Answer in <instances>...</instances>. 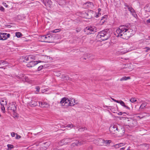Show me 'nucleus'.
Listing matches in <instances>:
<instances>
[{
	"mask_svg": "<svg viewBox=\"0 0 150 150\" xmlns=\"http://www.w3.org/2000/svg\"><path fill=\"white\" fill-rule=\"evenodd\" d=\"M115 34L118 37H120L124 39H127L130 37L134 35V32L130 28L129 25H121L116 30Z\"/></svg>",
	"mask_w": 150,
	"mask_h": 150,
	"instance_id": "1",
	"label": "nucleus"
},
{
	"mask_svg": "<svg viewBox=\"0 0 150 150\" xmlns=\"http://www.w3.org/2000/svg\"><path fill=\"white\" fill-rule=\"evenodd\" d=\"M84 31L87 35L93 34L97 31V28L94 26L87 27L84 29Z\"/></svg>",
	"mask_w": 150,
	"mask_h": 150,
	"instance_id": "2",
	"label": "nucleus"
},
{
	"mask_svg": "<svg viewBox=\"0 0 150 150\" xmlns=\"http://www.w3.org/2000/svg\"><path fill=\"white\" fill-rule=\"evenodd\" d=\"M41 39L43 42H50L52 41V36L50 34H47L46 35L42 36Z\"/></svg>",
	"mask_w": 150,
	"mask_h": 150,
	"instance_id": "3",
	"label": "nucleus"
},
{
	"mask_svg": "<svg viewBox=\"0 0 150 150\" xmlns=\"http://www.w3.org/2000/svg\"><path fill=\"white\" fill-rule=\"evenodd\" d=\"M124 6L130 12L132 16L136 18L137 16L134 10L131 6L128 5L126 3H125L124 4Z\"/></svg>",
	"mask_w": 150,
	"mask_h": 150,
	"instance_id": "4",
	"label": "nucleus"
},
{
	"mask_svg": "<svg viewBox=\"0 0 150 150\" xmlns=\"http://www.w3.org/2000/svg\"><path fill=\"white\" fill-rule=\"evenodd\" d=\"M10 35L9 34H7L6 33L0 32V40H5L9 38Z\"/></svg>",
	"mask_w": 150,
	"mask_h": 150,
	"instance_id": "5",
	"label": "nucleus"
},
{
	"mask_svg": "<svg viewBox=\"0 0 150 150\" xmlns=\"http://www.w3.org/2000/svg\"><path fill=\"white\" fill-rule=\"evenodd\" d=\"M8 106V110L12 111L14 113L15 112L16 107L15 103H9Z\"/></svg>",
	"mask_w": 150,
	"mask_h": 150,
	"instance_id": "6",
	"label": "nucleus"
},
{
	"mask_svg": "<svg viewBox=\"0 0 150 150\" xmlns=\"http://www.w3.org/2000/svg\"><path fill=\"white\" fill-rule=\"evenodd\" d=\"M41 1L46 8L49 9L51 8L52 5V2L51 0H41Z\"/></svg>",
	"mask_w": 150,
	"mask_h": 150,
	"instance_id": "7",
	"label": "nucleus"
},
{
	"mask_svg": "<svg viewBox=\"0 0 150 150\" xmlns=\"http://www.w3.org/2000/svg\"><path fill=\"white\" fill-rule=\"evenodd\" d=\"M35 57L34 55H30L23 57V59L26 61L30 62L35 60Z\"/></svg>",
	"mask_w": 150,
	"mask_h": 150,
	"instance_id": "8",
	"label": "nucleus"
},
{
	"mask_svg": "<svg viewBox=\"0 0 150 150\" xmlns=\"http://www.w3.org/2000/svg\"><path fill=\"white\" fill-rule=\"evenodd\" d=\"M109 130L111 133L115 134L117 132H118V129L116 125H111L109 128Z\"/></svg>",
	"mask_w": 150,
	"mask_h": 150,
	"instance_id": "9",
	"label": "nucleus"
},
{
	"mask_svg": "<svg viewBox=\"0 0 150 150\" xmlns=\"http://www.w3.org/2000/svg\"><path fill=\"white\" fill-rule=\"evenodd\" d=\"M41 62V61H32L29 62L26 65L27 67L29 68L33 67L38 64V63Z\"/></svg>",
	"mask_w": 150,
	"mask_h": 150,
	"instance_id": "10",
	"label": "nucleus"
},
{
	"mask_svg": "<svg viewBox=\"0 0 150 150\" xmlns=\"http://www.w3.org/2000/svg\"><path fill=\"white\" fill-rule=\"evenodd\" d=\"M15 78L18 80H21L23 81H27V78L25 75L23 74H20L19 76H16Z\"/></svg>",
	"mask_w": 150,
	"mask_h": 150,
	"instance_id": "11",
	"label": "nucleus"
},
{
	"mask_svg": "<svg viewBox=\"0 0 150 150\" xmlns=\"http://www.w3.org/2000/svg\"><path fill=\"white\" fill-rule=\"evenodd\" d=\"M108 31V29L104 30V40H107L109 38L110 35Z\"/></svg>",
	"mask_w": 150,
	"mask_h": 150,
	"instance_id": "12",
	"label": "nucleus"
},
{
	"mask_svg": "<svg viewBox=\"0 0 150 150\" xmlns=\"http://www.w3.org/2000/svg\"><path fill=\"white\" fill-rule=\"evenodd\" d=\"M40 106L42 108H47L50 106V104L48 103L43 101V102H39Z\"/></svg>",
	"mask_w": 150,
	"mask_h": 150,
	"instance_id": "13",
	"label": "nucleus"
},
{
	"mask_svg": "<svg viewBox=\"0 0 150 150\" xmlns=\"http://www.w3.org/2000/svg\"><path fill=\"white\" fill-rule=\"evenodd\" d=\"M129 51L126 48H123L119 49L117 51V54H123Z\"/></svg>",
	"mask_w": 150,
	"mask_h": 150,
	"instance_id": "14",
	"label": "nucleus"
},
{
	"mask_svg": "<svg viewBox=\"0 0 150 150\" xmlns=\"http://www.w3.org/2000/svg\"><path fill=\"white\" fill-rule=\"evenodd\" d=\"M97 39L100 41H102L103 40V31H101L99 32L97 36Z\"/></svg>",
	"mask_w": 150,
	"mask_h": 150,
	"instance_id": "15",
	"label": "nucleus"
},
{
	"mask_svg": "<svg viewBox=\"0 0 150 150\" xmlns=\"http://www.w3.org/2000/svg\"><path fill=\"white\" fill-rule=\"evenodd\" d=\"M85 5L88 8H92L94 7V5L92 2H88L85 3Z\"/></svg>",
	"mask_w": 150,
	"mask_h": 150,
	"instance_id": "16",
	"label": "nucleus"
},
{
	"mask_svg": "<svg viewBox=\"0 0 150 150\" xmlns=\"http://www.w3.org/2000/svg\"><path fill=\"white\" fill-rule=\"evenodd\" d=\"M29 105L31 107L35 106L37 105V102L32 99L29 102Z\"/></svg>",
	"mask_w": 150,
	"mask_h": 150,
	"instance_id": "17",
	"label": "nucleus"
},
{
	"mask_svg": "<svg viewBox=\"0 0 150 150\" xmlns=\"http://www.w3.org/2000/svg\"><path fill=\"white\" fill-rule=\"evenodd\" d=\"M0 103L1 106H6L7 102L5 98H1L0 100Z\"/></svg>",
	"mask_w": 150,
	"mask_h": 150,
	"instance_id": "18",
	"label": "nucleus"
},
{
	"mask_svg": "<svg viewBox=\"0 0 150 150\" xmlns=\"http://www.w3.org/2000/svg\"><path fill=\"white\" fill-rule=\"evenodd\" d=\"M74 101V100L73 98H70L69 100V102L68 103L69 106H73L75 104H76V103H75V101Z\"/></svg>",
	"mask_w": 150,
	"mask_h": 150,
	"instance_id": "19",
	"label": "nucleus"
},
{
	"mask_svg": "<svg viewBox=\"0 0 150 150\" xmlns=\"http://www.w3.org/2000/svg\"><path fill=\"white\" fill-rule=\"evenodd\" d=\"M125 145V143H120L119 144H115L114 145V147L115 148H118L121 146H123Z\"/></svg>",
	"mask_w": 150,
	"mask_h": 150,
	"instance_id": "20",
	"label": "nucleus"
},
{
	"mask_svg": "<svg viewBox=\"0 0 150 150\" xmlns=\"http://www.w3.org/2000/svg\"><path fill=\"white\" fill-rule=\"evenodd\" d=\"M111 142V140H104V145L108 146Z\"/></svg>",
	"mask_w": 150,
	"mask_h": 150,
	"instance_id": "21",
	"label": "nucleus"
},
{
	"mask_svg": "<svg viewBox=\"0 0 150 150\" xmlns=\"http://www.w3.org/2000/svg\"><path fill=\"white\" fill-rule=\"evenodd\" d=\"M67 143V141H65L64 139L62 140L59 143V144L60 146H62Z\"/></svg>",
	"mask_w": 150,
	"mask_h": 150,
	"instance_id": "22",
	"label": "nucleus"
},
{
	"mask_svg": "<svg viewBox=\"0 0 150 150\" xmlns=\"http://www.w3.org/2000/svg\"><path fill=\"white\" fill-rule=\"evenodd\" d=\"M144 8L146 11H150V4L146 5L145 7Z\"/></svg>",
	"mask_w": 150,
	"mask_h": 150,
	"instance_id": "23",
	"label": "nucleus"
},
{
	"mask_svg": "<svg viewBox=\"0 0 150 150\" xmlns=\"http://www.w3.org/2000/svg\"><path fill=\"white\" fill-rule=\"evenodd\" d=\"M130 77L129 76L126 77V76H123L120 79V81H125L127 80L128 79H130Z\"/></svg>",
	"mask_w": 150,
	"mask_h": 150,
	"instance_id": "24",
	"label": "nucleus"
},
{
	"mask_svg": "<svg viewBox=\"0 0 150 150\" xmlns=\"http://www.w3.org/2000/svg\"><path fill=\"white\" fill-rule=\"evenodd\" d=\"M66 99V98H62L60 102V103L62 104V106H64V102L65 101V99Z\"/></svg>",
	"mask_w": 150,
	"mask_h": 150,
	"instance_id": "25",
	"label": "nucleus"
},
{
	"mask_svg": "<svg viewBox=\"0 0 150 150\" xmlns=\"http://www.w3.org/2000/svg\"><path fill=\"white\" fill-rule=\"evenodd\" d=\"M69 99L68 98H66L65 99V101L64 102V105L66 106H69Z\"/></svg>",
	"mask_w": 150,
	"mask_h": 150,
	"instance_id": "26",
	"label": "nucleus"
},
{
	"mask_svg": "<svg viewBox=\"0 0 150 150\" xmlns=\"http://www.w3.org/2000/svg\"><path fill=\"white\" fill-rule=\"evenodd\" d=\"M89 13H86L84 12L83 13V14L84 15V17H85L86 18H90L91 16L88 17V15L89 14Z\"/></svg>",
	"mask_w": 150,
	"mask_h": 150,
	"instance_id": "27",
	"label": "nucleus"
},
{
	"mask_svg": "<svg viewBox=\"0 0 150 150\" xmlns=\"http://www.w3.org/2000/svg\"><path fill=\"white\" fill-rule=\"evenodd\" d=\"M61 29H55L54 30H52L51 31V32L53 33H57L58 32L61 31Z\"/></svg>",
	"mask_w": 150,
	"mask_h": 150,
	"instance_id": "28",
	"label": "nucleus"
},
{
	"mask_svg": "<svg viewBox=\"0 0 150 150\" xmlns=\"http://www.w3.org/2000/svg\"><path fill=\"white\" fill-rule=\"evenodd\" d=\"M130 101L132 103H134L136 101L137 99L135 98H132L130 99Z\"/></svg>",
	"mask_w": 150,
	"mask_h": 150,
	"instance_id": "29",
	"label": "nucleus"
},
{
	"mask_svg": "<svg viewBox=\"0 0 150 150\" xmlns=\"http://www.w3.org/2000/svg\"><path fill=\"white\" fill-rule=\"evenodd\" d=\"M16 35L18 38H20L22 36V34L21 33L18 32H16Z\"/></svg>",
	"mask_w": 150,
	"mask_h": 150,
	"instance_id": "30",
	"label": "nucleus"
},
{
	"mask_svg": "<svg viewBox=\"0 0 150 150\" xmlns=\"http://www.w3.org/2000/svg\"><path fill=\"white\" fill-rule=\"evenodd\" d=\"M118 103H120L122 106H123L124 107L125 105L124 102L122 100L119 101Z\"/></svg>",
	"mask_w": 150,
	"mask_h": 150,
	"instance_id": "31",
	"label": "nucleus"
},
{
	"mask_svg": "<svg viewBox=\"0 0 150 150\" xmlns=\"http://www.w3.org/2000/svg\"><path fill=\"white\" fill-rule=\"evenodd\" d=\"M101 10V9L100 8L98 9V14H97V13H96V17H98L100 16L101 15V13H100V11Z\"/></svg>",
	"mask_w": 150,
	"mask_h": 150,
	"instance_id": "32",
	"label": "nucleus"
},
{
	"mask_svg": "<svg viewBox=\"0 0 150 150\" xmlns=\"http://www.w3.org/2000/svg\"><path fill=\"white\" fill-rule=\"evenodd\" d=\"M86 129H87L86 127H80L78 131L79 132H82Z\"/></svg>",
	"mask_w": 150,
	"mask_h": 150,
	"instance_id": "33",
	"label": "nucleus"
},
{
	"mask_svg": "<svg viewBox=\"0 0 150 150\" xmlns=\"http://www.w3.org/2000/svg\"><path fill=\"white\" fill-rule=\"evenodd\" d=\"M146 106V103H142L140 106V108L143 109Z\"/></svg>",
	"mask_w": 150,
	"mask_h": 150,
	"instance_id": "34",
	"label": "nucleus"
},
{
	"mask_svg": "<svg viewBox=\"0 0 150 150\" xmlns=\"http://www.w3.org/2000/svg\"><path fill=\"white\" fill-rule=\"evenodd\" d=\"M7 146L8 149H11L13 148V145L10 144H8Z\"/></svg>",
	"mask_w": 150,
	"mask_h": 150,
	"instance_id": "35",
	"label": "nucleus"
},
{
	"mask_svg": "<svg viewBox=\"0 0 150 150\" xmlns=\"http://www.w3.org/2000/svg\"><path fill=\"white\" fill-rule=\"evenodd\" d=\"M80 143H79V144L80 145H81L82 144H84L86 143V142L84 140H82L81 141L79 142Z\"/></svg>",
	"mask_w": 150,
	"mask_h": 150,
	"instance_id": "36",
	"label": "nucleus"
},
{
	"mask_svg": "<svg viewBox=\"0 0 150 150\" xmlns=\"http://www.w3.org/2000/svg\"><path fill=\"white\" fill-rule=\"evenodd\" d=\"M1 110L2 112L4 113L5 112V106L1 105Z\"/></svg>",
	"mask_w": 150,
	"mask_h": 150,
	"instance_id": "37",
	"label": "nucleus"
},
{
	"mask_svg": "<svg viewBox=\"0 0 150 150\" xmlns=\"http://www.w3.org/2000/svg\"><path fill=\"white\" fill-rule=\"evenodd\" d=\"M79 143H80L79 142V141L78 140H76L75 141V142H74V144L76 146H79L80 145L79 144Z\"/></svg>",
	"mask_w": 150,
	"mask_h": 150,
	"instance_id": "38",
	"label": "nucleus"
},
{
	"mask_svg": "<svg viewBox=\"0 0 150 150\" xmlns=\"http://www.w3.org/2000/svg\"><path fill=\"white\" fill-rule=\"evenodd\" d=\"M73 127V125L72 124H69L68 125L65 127L71 128Z\"/></svg>",
	"mask_w": 150,
	"mask_h": 150,
	"instance_id": "39",
	"label": "nucleus"
},
{
	"mask_svg": "<svg viewBox=\"0 0 150 150\" xmlns=\"http://www.w3.org/2000/svg\"><path fill=\"white\" fill-rule=\"evenodd\" d=\"M64 139L65 140V141H67V143H68L69 142H70V140L71 139L70 138H67L65 139Z\"/></svg>",
	"mask_w": 150,
	"mask_h": 150,
	"instance_id": "40",
	"label": "nucleus"
},
{
	"mask_svg": "<svg viewBox=\"0 0 150 150\" xmlns=\"http://www.w3.org/2000/svg\"><path fill=\"white\" fill-rule=\"evenodd\" d=\"M43 66H40L38 68V71H40L43 68Z\"/></svg>",
	"mask_w": 150,
	"mask_h": 150,
	"instance_id": "41",
	"label": "nucleus"
},
{
	"mask_svg": "<svg viewBox=\"0 0 150 150\" xmlns=\"http://www.w3.org/2000/svg\"><path fill=\"white\" fill-rule=\"evenodd\" d=\"M3 5L5 7L7 8L8 7V5L7 4V3L5 2H3Z\"/></svg>",
	"mask_w": 150,
	"mask_h": 150,
	"instance_id": "42",
	"label": "nucleus"
},
{
	"mask_svg": "<svg viewBox=\"0 0 150 150\" xmlns=\"http://www.w3.org/2000/svg\"><path fill=\"white\" fill-rule=\"evenodd\" d=\"M0 10L2 11H4L5 10V9L2 6H0Z\"/></svg>",
	"mask_w": 150,
	"mask_h": 150,
	"instance_id": "43",
	"label": "nucleus"
},
{
	"mask_svg": "<svg viewBox=\"0 0 150 150\" xmlns=\"http://www.w3.org/2000/svg\"><path fill=\"white\" fill-rule=\"evenodd\" d=\"M8 64V63L7 62L4 61V63H3L2 64L4 66H6Z\"/></svg>",
	"mask_w": 150,
	"mask_h": 150,
	"instance_id": "44",
	"label": "nucleus"
},
{
	"mask_svg": "<svg viewBox=\"0 0 150 150\" xmlns=\"http://www.w3.org/2000/svg\"><path fill=\"white\" fill-rule=\"evenodd\" d=\"M21 137V136L18 135L17 134H16V139H19Z\"/></svg>",
	"mask_w": 150,
	"mask_h": 150,
	"instance_id": "45",
	"label": "nucleus"
},
{
	"mask_svg": "<svg viewBox=\"0 0 150 150\" xmlns=\"http://www.w3.org/2000/svg\"><path fill=\"white\" fill-rule=\"evenodd\" d=\"M35 89L37 91L39 92V91L40 88L39 86L36 87Z\"/></svg>",
	"mask_w": 150,
	"mask_h": 150,
	"instance_id": "46",
	"label": "nucleus"
},
{
	"mask_svg": "<svg viewBox=\"0 0 150 150\" xmlns=\"http://www.w3.org/2000/svg\"><path fill=\"white\" fill-rule=\"evenodd\" d=\"M11 135L13 137H15V133L14 132H12L11 133Z\"/></svg>",
	"mask_w": 150,
	"mask_h": 150,
	"instance_id": "47",
	"label": "nucleus"
},
{
	"mask_svg": "<svg viewBox=\"0 0 150 150\" xmlns=\"http://www.w3.org/2000/svg\"><path fill=\"white\" fill-rule=\"evenodd\" d=\"M145 48L146 49V52H148L150 50V48L148 47H146Z\"/></svg>",
	"mask_w": 150,
	"mask_h": 150,
	"instance_id": "48",
	"label": "nucleus"
},
{
	"mask_svg": "<svg viewBox=\"0 0 150 150\" xmlns=\"http://www.w3.org/2000/svg\"><path fill=\"white\" fill-rule=\"evenodd\" d=\"M111 99L113 100V101H114L117 103H118V101H119L118 100H116L115 99H114L113 98H111Z\"/></svg>",
	"mask_w": 150,
	"mask_h": 150,
	"instance_id": "49",
	"label": "nucleus"
},
{
	"mask_svg": "<svg viewBox=\"0 0 150 150\" xmlns=\"http://www.w3.org/2000/svg\"><path fill=\"white\" fill-rule=\"evenodd\" d=\"M43 144L44 145H45L46 144V145H47V146H49V144H48V143L47 142H45V143H43Z\"/></svg>",
	"mask_w": 150,
	"mask_h": 150,
	"instance_id": "50",
	"label": "nucleus"
},
{
	"mask_svg": "<svg viewBox=\"0 0 150 150\" xmlns=\"http://www.w3.org/2000/svg\"><path fill=\"white\" fill-rule=\"evenodd\" d=\"M4 63V61L2 60H0V65L1 64H2L3 63Z\"/></svg>",
	"mask_w": 150,
	"mask_h": 150,
	"instance_id": "51",
	"label": "nucleus"
},
{
	"mask_svg": "<svg viewBox=\"0 0 150 150\" xmlns=\"http://www.w3.org/2000/svg\"><path fill=\"white\" fill-rule=\"evenodd\" d=\"M122 112H120L118 113V115H122Z\"/></svg>",
	"mask_w": 150,
	"mask_h": 150,
	"instance_id": "52",
	"label": "nucleus"
},
{
	"mask_svg": "<svg viewBox=\"0 0 150 150\" xmlns=\"http://www.w3.org/2000/svg\"><path fill=\"white\" fill-rule=\"evenodd\" d=\"M62 78H68L69 77H67V76H65V75L62 76Z\"/></svg>",
	"mask_w": 150,
	"mask_h": 150,
	"instance_id": "53",
	"label": "nucleus"
},
{
	"mask_svg": "<svg viewBox=\"0 0 150 150\" xmlns=\"http://www.w3.org/2000/svg\"><path fill=\"white\" fill-rule=\"evenodd\" d=\"M125 108H126L127 109H129L130 108L127 106H126V105L124 107Z\"/></svg>",
	"mask_w": 150,
	"mask_h": 150,
	"instance_id": "54",
	"label": "nucleus"
},
{
	"mask_svg": "<svg viewBox=\"0 0 150 150\" xmlns=\"http://www.w3.org/2000/svg\"><path fill=\"white\" fill-rule=\"evenodd\" d=\"M126 147H122L120 149V150H124L125 149Z\"/></svg>",
	"mask_w": 150,
	"mask_h": 150,
	"instance_id": "55",
	"label": "nucleus"
},
{
	"mask_svg": "<svg viewBox=\"0 0 150 150\" xmlns=\"http://www.w3.org/2000/svg\"><path fill=\"white\" fill-rule=\"evenodd\" d=\"M146 22L147 23H150V19L147 20Z\"/></svg>",
	"mask_w": 150,
	"mask_h": 150,
	"instance_id": "56",
	"label": "nucleus"
},
{
	"mask_svg": "<svg viewBox=\"0 0 150 150\" xmlns=\"http://www.w3.org/2000/svg\"><path fill=\"white\" fill-rule=\"evenodd\" d=\"M107 17V15H105L104 16V17H103V18H106Z\"/></svg>",
	"mask_w": 150,
	"mask_h": 150,
	"instance_id": "57",
	"label": "nucleus"
},
{
	"mask_svg": "<svg viewBox=\"0 0 150 150\" xmlns=\"http://www.w3.org/2000/svg\"><path fill=\"white\" fill-rule=\"evenodd\" d=\"M76 31L77 32H78L79 31V30H78L77 29L76 30Z\"/></svg>",
	"mask_w": 150,
	"mask_h": 150,
	"instance_id": "58",
	"label": "nucleus"
},
{
	"mask_svg": "<svg viewBox=\"0 0 150 150\" xmlns=\"http://www.w3.org/2000/svg\"><path fill=\"white\" fill-rule=\"evenodd\" d=\"M146 146H147L148 147H149V146H148V145L146 144Z\"/></svg>",
	"mask_w": 150,
	"mask_h": 150,
	"instance_id": "59",
	"label": "nucleus"
},
{
	"mask_svg": "<svg viewBox=\"0 0 150 150\" xmlns=\"http://www.w3.org/2000/svg\"><path fill=\"white\" fill-rule=\"evenodd\" d=\"M129 149V148H128L127 149V150H128Z\"/></svg>",
	"mask_w": 150,
	"mask_h": 150,
	"instance_id": "60",
	"label": "nucleus"
},
{
	"mask_svg": "<svg viewBox=\"0 0 150 150\" xmlns=\"http://www.w3.org/2000/svg\"><path fill=\"white\" fill-rule=\"evenodd\" d=\"M149 56H150V54H149Z\"/></svg>",
	"mask_w": 150,
	"mask_h": 150,
	"instance_id": "61",
	"label": "nucleus"
}]
</instances>
